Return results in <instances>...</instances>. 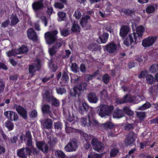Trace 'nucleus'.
Returning a JSON list of instances; mask_svg holds the SVG:
<instances>
[{
  "label": "nucleus",
  "mask_w": 158,
  "mask_h": 158,
  "mask_svg": "<svg viewBox=\"0 0 158 158\" xmlns=\"http://www.w3.org/2000/svg\"><path fill=\"white\" fill-rule=\"evenodd\" d=\"M114 109L113 106H109L106 105H102L98 108L97 112L102 117L107 115H109Z\"/></svg>",
  "instance_id": "1"
},
{
  "label": "nucleus",
  "mask_w": 158,
  "mask_h": 158,
  "mask_svg": "<svg viewBox=\"0 0 158 158\" xmlns=\"http://www.w3.org/2000/svg\"><path fill=\"white\" fill-rule=\"evenodd\" d=\"M58 33L57 30L46 32L44 36L46 43L49 45L53 44L57 39V35Z\"/></svg>",
  "instance_id": "2"
},
{
  "label": "nucleus",
  "mask_w": 158,
  "mask_h": 158,
  "mask_svg": "<svg viewBox=\"0 0 158 158\" xmlns=\"http://www.w3.org/2000/svg\"><path fill=\"white\" fill-rule=\"evenodd\" d=\"M36 64L34 63L29 65L28 70L29 73L31 74V77L34 76L37 71H40L41 67V64L40 60L36 59Z\"/></svg>",
  "instance_id": "3"
},
{
  "label": "nucleus",
  "mask_w": 158,
  "mask_h": 158,
  "mask_svg": "<svg viewBox=\"0 0 158 158\" xmlns=\"http://www.w3.org/2000/svg\"><path fill=\"white\" fill-rule=\"evenodd\" d=\"M78 146L77 140L75 139L71 140L64 147L65 150L67 152L75 151Z\"/></svg>",
  "instance_id": "4"
},
{
  "label": "nucleus",
  "mask_w": 158,
  "mask_h": 158,
  "mask_svg": "<svg viewBox=\"0 0 158 158\" xmlns=\"http://www.w3.org/2000/svg\"><path fill=\"white\" fill-rule=\"evenodd\" d=\"M13 107L19 115L23 119H27V112L26 108L16 104L13 105Z\"/></svg>",
  "instance_id": "5"
},
{
  "label": "nucleus",
  "mask_w": 158,
  "mask_h": 158,
  "mask_svg": "<svg viewBox=\"0 0 158 158\" xmlns=\"http://www.w3.org/2000/svg\"><path fill=\"white\" fill-rule=\"evenodd\" d=\"M157 37L156 36H149L142 41V45L145 48L150 47L156 42Z\"/></svg>",
  "instance_id": "6"
},
{
  "label": "nucleus",
  "mask_w": 158,
  "mask_h": 158,
  "mask_svg": "<svg viewBox=\"0 0 158 158\" xmlns=\"http://www.w3.org/2000/svg\"><path fill=\"white\" fill-rule=\"evenodd\" d=\"M32 152L31 149L29 148L23 147L17 150V155L20 158H27L28 155L30 156Z\"/></svg>",
  "instance_id": "7"
},
{
  "label": "nucleus",
  "mask_w": 158,
  "mask_h": 158,
  "mask_svg": "<svg viewBox=\"0 0 158 158\" xmlns=\"http://www.w3.org/2000/svg\"><path fill=\"white\" fill-rule=\"evenodd\" d=\"M90 16L86 15L82 16L80 19V24L83 28L86 30H89L91 28V25L88 22V20L90 19Z\"/></svg>",
  "instance_id": "8"
},
{
  "label": "nucleus",
  "mask_w": 158,
  "mask_h": 158,
  "mask_svg": "<svg viewBox=\"0 0 158 158\" xmlns=\"http://www.w3.org/2000/svg\"><path fill=\"white\" fill-rule=\"evenodd\" d=\"M92 144L93 149L98 152H101L104 148V145L103 143L98 141L96 138H94L92 140Z\"/></svg>",
  "instance_id": "9"
},
{
  "label": "nucleus",
  "mask_w": 158,
  "mask_h": 158,
  "mask_svg": "<svg viewBox=\"0 0 158 158\" xmlns=\"http://www.w3.org/2000/svg\"><path fill=\"white\" fill-rule=\"evenodd\" d=\"M135 35L133 33L129 34L128 36L124 40V44L127 46L128 47L132 43L136 44L137 39Z\"/></svg>",
  "instance_id": "10"
},
{
  "label": "nucleus",
  "mask_w": 158,
  "mask_h": 158,
  "mask_svg": "<svg viewBox=\"0 0 158 158\" xmlns=\"http://www.w3.org/2000/svg\"><path fill=\"white\" fill-rule=\"evenodd\" d=\"M32 6L34 11L36 13V16L38 17V11L42 9L44 7L43 0H40L39 1L33 2Z\"/></svg>",
  "instance_id": "11"
},
{
  "label": "nucleus",
  "mask_w": 158,
  "mask_h": 158,
  "mask_svg": "<svg viewBox=\"0 0 158 158\" xmlns=\"http://www.w3.org/2000/svg\"><path fill=\"white\" fill-rule=\"evenodd\" d=\"M36 145L39 150L43 152L47 153L48 152V146L43 141H36Z\"/></svg>",
  "instance_id": "12"
},
{
  "label": "nucleus",
  "mask_w": 158,
  "mask_h": 158,
  "mask_svg": "<svg viewBox=\"0 0 158 158\" xmlns=\"http://www.w3.org/2000/svg\"><path fill=\"white\" fill-rule=\"evenodd\" d=\"M135 101L134 98L131 96L128 97L127 94L125 95L121 99L117 98L116 101L117 104H121L128 102H133Z\"/></svg>",
  "instance_id": "13"
},
{
  "label": "nucleus",
  "mask_w": 158,
  "mask_h": 158,
  "mask_svg": "<svg viewBox=\"0 0 158 158\" xmlns=\"http://www.w3.org/2000/svg\"><path fill=\"white\" fill-rule=\"evenodd\" d=\"M79 112L82 114L87 113L90 107L88 104L86 102L80 103L79 104Z\"/></svg>",
  "instance_id": "14"
},
{
  "label": "nucleus",
  "mask_w": 158,
  "mask_h": 158,
  "mask_svg": "<svg viewBox=\"0 0 158 158\" xmlns=\"http://www.w3.org/2000/svg\"><path fill=\"white\" fill-rule=\"evenodd\" d=\"M94 114L93 112H90L88 114V118H83L82 119V125L85 127H89L91 126V116Z\"/></svg>",
  "instance_id": "15"
},
{
  "label": "nucleus",
  "mask_w": 158,
  "mask_h": 158,
  "mask_svg": "<svg viewBox=\"0 0 158 158\" xmlns=\"http://www.w3.org/2000/svg\"><path fill=\"white\" fill-rule=\"evenodd\" d=\"M135 133L133 131H130L124 140L125 143L127 145L133 144L135 140Z\"/></svg>",
  "instance_id": "16"
},
{
  "label": "nucleus",
  "mask_w": 158,
  "mask_h": 158,
  "mask_svg": "<svg viewBox=\"0 0 158 158\" xmlns=\"http://www.w3.org/2000/svg\"><path fill=\"white\" fill-rule=\"evenodd\" d=\"M87 100L90 103H96L99 100L96 94L94 92H90L87 94Z\"/></svg>",
  "instance_id": "17"
},
{
  "label": "nucleus",
  "mask_w": 158,
  "mask_h": 158,
  "mask_svg": "<svg viewBox=\"0 0 158 158\" xmlns=\"http://www.w3.org/2000/svg\"><path fill=\"white\" fill-rule=\"evenodd\" d=\"M27 35L29 39L33 41H37V35L33 28L28 29L27 31Z\"/></svg>",
  "instance_id": "18"
},
{
  "label": "nucleus",
  "mask_w": 158,
  "mask_h": 158,
  "mask_svg": "<svg viewBox=\"0 0 158 158\" xmlns=\"http://www.w3.org/2000/svg\"><path fill=\"white\" fill-rule=\"evenodd\" d=\"M4 114L7 118L11 121H15L18 119V118L17 114L13 111H5Z\"/></svg>",
  "instance_id": "19"
},
{
  "label": "nucleus",
  "mask_w": 158,
  "mask_h": 158,
  "mask_svg": "<svg viewBox=\"0 0 158 158\" xmlns=\"http://www.w3.org/2000/svg\"><path fill=\"white\" fill-rule=\"evenodd\" d=\"M105 49L109 53H113L116 50L117 47L115 44L111 42L106 45Z\"/></svg>",
  "instance_id": "20"
},
{
  "label": "nucleus",
  "mask_w": 158,
  "mask_h": 158,
  "mask_svg": "<svg viewBox=\"0 0 158 158\" xmlns=\"http://www.w3.org/2000/svg\"><path fill=\"white\" fill-rule=\"evenodd\" d=\"M15 51L16 54H26L29 52V48L27 46L22 45L19 48H15Z\"/></svg>",
  "instance_id": "21"
},
{
  "label": "nucleus",
  "mask_w": 158,
  "mask_h": 158,
  "mask_svg": "<svg viewBox=\"0 0 158 158\" xmlns=\"http://www.w3.org/2000/svg\"><path fill=\"white\" fill-rule=\"evenodd\" d=\"M130 31L129 27L127 25H123L120 28L119 34L123 38H124L128 34Z\"/></svg>",
  "instance_id": "22"
},
{
  "label": "nucleus",
  "mask_w": 158,
  "mask_h": 158,
  "mask_svg": "<svg viewBox=\"0 0 158 158\" xmlns=\"http://www.w3.org/2000/svg\"><path fill=\"white\" fill-rule=\"evenodd\" d=\"M26 137L28 139L26 143L27 147L29 148L33 147L32 136L30 131L26 132Z\"/></svg>",
  "instance_id": "23"
},
{
  "label": "nucleus",
  "mask_w": 158,
  "mask_h": 158,
  "mask_svg": "<svg viewBox=\"0 0 158 158\" xmlns=\"http://www.w3.org/2000/svg\"><path fill=\"white\" fill-rule=\"evenodd\" d=\"M88 49L90 51H100L101 49V46L96 43L90 44L88 47Z\"/></svg>",
  "instance_id": "24"
},
{
  "label": "nucleus",
  "mask_w": 158,
  "mask_h": 158,
  "mask_svg": "<svg viewBox=\"0 0 158 158\" xmlns=\"http://www.w3.org/2000/svg\"><path fill=\"white\" fill-rule=\"evenodd\" d=\"M144 30V29L143 27L142 26H139L136 28V32H134L133 34L135 35L136 38L137 39L138 37L141 38L143 35Z\"/></svg>",
  "instance_id": "25"
},
{
  "label": "nucleus",
  "mask_w": 158,
  "mask_h": 158,
  "mask_svg": "<svg viewBox=\"0 0 158 158\" xmlns=\"http://www.w3.org/2000/svg\"><path fill=\"white\" fill-rule=\"evenodd\" d=\"M50 107L48 104H45L43 106L42 108V111L43 114H48L51 117L52 114V111L50 110Z\"/></svg>",
  "instance_id": "26"
},
{
  "label": "nucleus",
  "mask_w": 158,
  "mask_h": 158,
  "mask_svg": "<svg viewBox=\"0 0 158 158\" xmlns=\"http://www.w3.org/2000/svg\"><path fill=\"white\" fill-rule=\"evenodd\" d=\"M123 116V110L117 108L115 110L113 114V116L114 118H119Z\"/></svg>",
  "instance_id": "27"
},
{
  "label": "nucleus",
  "mask_w": 158,
  "mask_h": 158,
  "mask_svg": "<svg viewBox=\"0 0 158 158\" xmlns=\"http://www.w3.org/2000/svg\"><path fill=\"white\" fill-rule=\"evenodd\" d=\"M52 121L51 119H46L44 124L43 126L44 127L47 129H50L52 128Z\"/></svg>",
  "instance_id": "28"
},
{
  "label": "nucleus",
  "mask_w": 158,
  "mask_h": 158,
  "mask_svg": "<svg viewBox=\"0 0 158 158\" xmlns=\"http://www.w3.org/2000/svg\"><path fill=\"white\" fill-rule=\"evenodd\" d=\"M109 34L107 32H103L99 36L101 43H106L107 41Z\"/></svg>",
  "instance_id": "29"
},
{
  "label": "nucleus",
  "mask_w": 158,
  "mask_h": 158,
  "mask_svg": "<svg viewBox=\"0 0 158 158\" xmlns=\"http://www.w3.org/2000/svg\"><path fill=\"white\" fill-rule=\"evenodd\" d=\"M81 91V90H80L76 86L74 88L73 91L70 92V95L71 96L75 97H79L80 95Z\"/></svg>",
  "instance_id": "30"
},
{
  "label": "nucleus",
  "mask_w": 158,
  "mask_h": 158,
  "mask_svg": "<svg viewBox=\"0 0 158 158\" xmlns=\"http://www.w3.org/2000/svg\"><path fill=\"white\" fill-rule=\"evenodd\" d=\"M151 73H155L158 71V64L154 63L150 67L148 70Z\"/></svg>",
  "instance_id": "31"
},
{
  "label": "nucleus",
  "mask_w": 158,
  "mask_h": 158,
  "mask_svg": "<svg viewBox=\"0 0 158 158\" xmlns=\"http://www.w3.org/2000/svg\"><path fill=\"white\" fill-rule=\"evenodd\" d=\"M57 20L59 22H61L64 20L66 18V14L63 11H59L57 13Z\"/></svg>",
  "instance_id": "32"
},
{
  "label": "nucleus",
  "mask_w": 158,
  "mask_h": 158,
  "mask_svg": "<svg viewBox=\"0 0 158 158\" xmlns=\"http://www.w3.org/2000/svg\"><path fill=\"white\" fill-rule=\"evenodd\" d=\"M80 134L81 135V138L83 140V142L86 141V142H88L89 141L90 139V137L87 134L81 131Z\"/></svg>",
  "instance_id": "33"
},
{
  "label": "nucleus",
  "mask_w": 158,
  "mask_h": 158,
  "mask_svg": "<svg viewBox=\"0 0 158 158\" xmlns=\"http://www.w3.org/2000/svg\"><path fill=\"white\" fill-rule=\"evenodd\" d=\"M90 112H93L94 113V114L91 116V125L93 127H96L98 126L99 123L98 121L96 119V118L94 117V115L95 114V112L94 111L91 110Z\"/></svg>",
  "instance_id": "34"
},
{
  "label": "nucleus",
  "mask_w": 158,
  "mask_h": 158,
  "mask_svg": "<svg viewBox=\"0 0 158 158\" xmlns=\"http://www.w3.org/2000/svg\"><path fill=\"white\" fill-rule=\"evenodd\" d=\"M56 41L55 44L53 46L57 49H59L64 44V41L61 39H60L58 40H57Z\"/></svg>",
  "instance_id": "35"
},
{
  "label": "nucleus",
  "mask_w": 158,
  "mask_h": 158,
  "mask_svg": "<svg viewBox=\"0 0 158 158\" xmlns=\"http://www.w3.org/2000/svg\"><path fill=\"white\" fill-rule=\"evenodd\" d=\"M123 111L127 115L131 116L134 114V112L128 106H125L123 108Z\"/></svg>",
  "instance_id": "36"
},
{
  "label": "nucleus",
  "mask_w": 158,
  "mask_h": 158,
  "mask_svg": "<svg viewBox=\"0 0 158 158\" xmlns=\"http://www.w3.org/2000/svg\"><path fill=\"white\" fill-rule=\"evenodd\" d=\"M5 127L8 129L9 131H11L14 129V123L10 120L7 121L5 122Z\"/></svg>",
  "instance_id": "37"
},
{
  "label": "nucleus",
  "mask_w": 158,
  "mask_h": 158,
  "mask_svg": "<svg viewBox=\"0 0 158 158\" xmlns=\"http://www.w3.org/2000/svg\"><path fill=\"white\" fill-rule=\"evenodd\" d=\"M71 30L73 33H76L77 32H80L81 31V28L77 24L74 23L73 24L71 27Z\"/></svg>",
  "instance_id": "38"
},
{
  "label": "nucleus",
  "mask_w": 158,
  "mask_h": 158,
  "mask_svg": "<svg viewBox=\"0 0 158 158\" xmlns=\"http://www.w3.org/2000/svg\"><path fill=\"white\" fill-rule=\"evenodd\" d=\"M19 22V20L16 15L13 16L11 19V25L12 26L16 25Z\"/></svg>",
  "instance_id": "39"
},
{
  "label": "nucleus",
  "mask_w": 158,
  "mask_h": 158,
  "mask_svg": "<svg viewBox=\"0 0 158 158\" xmlns=\"http://www.w3.org/2000/svg\"><path fill=\"white\" fill-rule=\"evenodd\" d=\"M146 78L148 84H153L155 81L154 78L151 75H148L146 77Z\"/></svg>",
  "instance_id": "40"
},
{
  "label": "nucleus",
  "mask_w": 158,
  "mask_h": 158,
  "mask_svg": "<svg viewBox=\"0 0 158 158\" xmlns=\"http://www.w3.org/2000/svg\"><path fill=\"white\" fill-rule=\"evenodd\" d=\"M123 12L125 15L129 16H132L135 13V11L133 10H130L129 9H125Z\"/></svg>",
  "instance_id": "41"
},
{
  "label": "nucleus",
  "mask_w": 158,
  "mask_h": 158,
  "mask_svg": "<svg viewBox=\"0 0 158 158\" xmlns=\"http://www.w3.org/2000/svg\"><path fill=\"white\" fill-rule=\"evenodd\" d=\"M102 80L103 82L105 84H108L110 81V77L108 74H105L102 77Z\"/></svg>",
  "instance_id": "42"
},
{
  "label": "nucleus",
  "mask_w": 158,
  "mask_h": 158,
  "mask_svg": "<svg viewBox=\"0 0 158 158\" xmlns=\"http://www.w3.org/2000/svg\"><path fill=\"white\" fill-rule=\"evenodd\" d=\"M87 86V84L85 82H82L77 86L80 90L81 91H84L86 89Z\"/></svg>",
  "instance_id": "43"
},
{
  "label": "nucleus",
  "mask_w": 158,
  "mask_h": 158,
  "mask_svg": "<svg viewBox=\"0 0 158 158\" xmlns=\"http://www.w3.org/2000/svg\"><path fill=\"white\" fill-rule=\"evenodd\" d=\"M56 155L57 158H64L65 154L61 150H57L56 152Z\"/></svg>",
  "instance_id": "44"
},
{
  "label": "nucleus",
  "mask_w": 158,
  "mask_h": 158,
  "mask_svg": "<svg viewBox=\"0 0 158 158\" xmlns=\"http://www.w3.org/2000/svg\"><path fill=\"white\" fill-rule=\"evenodd\" d=\"M61 80L64 82H68L69 80V78L67 73L64 71L63 73Z\"/></svg>",
  "instance_id": "45"
},
{
  "label": "nucleus",
  "mask_w": 158,
  "mask_h": 158,
  "mask_svg": "<svg viewBox=\"0 0 158 158\" xmlns=\"http://www.w3.org/2000/svg\"><path fill=\"white\" fill-rule=\"evenodd\" d=\"M102 125L105 129H110L113 128L114 126L113 123L111 122H108L103 123Z\"/></svg>",
  "instance_id": "46"
},
{
  "label": "nucleus",
  "mask_w": 158,
  "mask_h": 158,
  "mask_svg": "<svg viewBox=\"0 0 158 158\" xmlns=\"http://www.w3.org/2000/svg\"><path fill=\"white\" fill-rule=\"evenodd\" d=\"M151 106V105L150 103L149 102H147L142 106L139 107V109L140 110H144L150 108Z\"/></svg>",
  "instance_id": "47"
},
{
  "label": "nucleus",
  "mask_w": 158,
  "mask_h": 158,
  "mask_svg": "<svg viewBox=\"0 0 158 158\" xmlns=\"http://www.w3.org/2000/svg\"><path fill=\"white\" fill-rule=\"evenodd\" d=\"M62 124L59 121L54 123V127L56 130H61L62 128Z\"/></svg>",
  "instance_id": "48"
},
{
  "label": "nucleus",
  "mask_w": 158,
  "mask_h": 158,
  "mask_svg": "<svg viewBox=\"0 0 158 158\" xmlns=\"http://www.w3.org/2000/svg\"><path fill=\"white\" fill-rule=\"evenodd\" d=\"M155 11V8L153 6L150 5L148 6L146 9V11L148 14L153 13Z\"/></svg>",
  "instance_id": "49"
},
{
  "label": "nucleus",
  "mask_w": 158,
  "mask_h": 158,
  "mask_svg": "<svg viewBox=\"0 0 158 158\" xmlns=\"http://www.w3.org/2000/svg\"><path fill=\"white\" fill-rule=\"evenodd\" d=\"M124 130L127 131L133 130L134 128V125L132 123H127L124 127Z\"/></svg>",
  "instance_id": "50"
},
{
  "label": "nucleus",
  "mask_w": 158,
  "mask_h": 158,
  "mask_svg": "<svg viewBox=\"0 0 158 158\" xmlns=\"http://www.w3.org/2000/svg\"><path fill=\"white\" fill-rule=\"evenodd\" d=\"M57 93L59 94L62 95L66 92V89L64 88H57L56 89Z\"/></svg>",
  "instance_id": "51"
},
{
  "label": "nucleus",
  "mask_w": 158,
  "mask_h": 158,
  "mask_svg": "<svg viewBox=\"0 0 158 158\" xmlns=\"http://www.w3.org/2000/svg\"><path fill=\"white\" fill-rule=\"evenodd\" d=\"M118 152L119 150L118 149H112L110 153V156L111 157H115Z\"/></svg>",
  "instance_id": "52"
},
{
  "label": "nucleus",
  "mask_w": 158,
  "mask_h": 158,
  "mask_svg": "<svg viewBox=\"0 0 158 158\" xmlns=\"http://www.w3.org/2000/svg\"><path fill=\"white\" fill-rule=\"evenodd\" d=\"M48 66L51 70L53 72H55L57 69V66L53 64L52 61L49 63Z\"/></svg>",
  "instance_id": "53"
},
{
  "label": "nucleus",
  "mask_w": 158,
  "mask_h": 158,
  "mask_svg": "<svg viewBox=\"0 0 158 158\" xmlns=\"http://www.w3.org/2000/svg\"><path fill=\"white\" fill-rule=\"evenodd\" d=\"M78 67L76 63H72L71 69L72 71L75 73H77L78 72Z\"/></svg>",
  "instance_id": "54"
},
{
  "label": "nucleus",
  "mask_w": 158,
  "mask_h": 158,
  "mask_svg": "<svg viewBox=\"0 0 158 158\" xmlns=\"http://www.w3.org/2000/svg\"><path fill=\"white\" fill-rule=\"evenodd\" d=\"M56 49L53 46L49 49L48 52L50 56H52L54 55L56 52Z\"/></svg>",
  "instance_id": "55"
},
{
  "label": "nucleus",
  "mask_w": 158,
  "mask_h": 158,
  "mask_svg": "<svg viewBox=\"0 0 158 158\" xmlns=\"http://www.w3.org/2000/svg\"><path fill=\"white\" fill-rule=\"evenodd\" d=\"M61 35L64 37H66L69 35V31L68 29H63L60 31Z\"/></svg>",
  "instance_id": "56"
},
{
  "label": "nucleus",
  "mask_w": 158,
  "mask_h": 158,
  "mask_svg": "<svg viewBox=\"0 0 158 158\" xmlns=\"http://www.w3.org/2000/svg\"><path fill=\"white\" fill-rule=\"evenodd\" d=\"M29 116L30 118H32L37 117V112L36 110H34L31 111L30 113Z\"/></svg>",
  "instance_id": "57"
},
{
  "label": "nucleus",
  "mask_w": 158,
  "mask_h": 158,
  "mask_svg": "<svg viewBox=\"0 0 158 158\" xmlns=\"http://www.w3.org/2000/svg\"><path fill=\"white\" fill-rule=\"evenodd\" d=\"M54 6L56 8L61 9L64 7V5L62 3L57 2L55 4Z\"/></svg>",
  "instance_id": "58"
},
{
  "label": "nucleus",
  "mask_w": 158,
  "mask_h": 158,
  "mask_svg": "<svg viewBox=\"0 0 158 158\" xmlns=\"http://www.w3.org/2000/svg\"><path fill=\"white\" fill-rule=\"evenodd\" d=\"M137 116L140 120H142L145 117V114L144 112H138L137 113Z\"/></svg>",
  "instance_id": "59"
},
{
  "label": "nucleus",
  "mask_w": 158,
  "mask_h": 158,
  "mask_svg": "<svg viewBox=\"0 0 158 158\" xmlns=\"http://www.w3.org/2000/svg\"><path fill=\"white\" fill-rule=\"evenodd\" d=\"M52 106L56 107L59 106L60 105L59 101L56 98H54L52 102Z\"/></svg>",
  "instance_id": "60"
},
{
  "label": "nucleus",
  "mask_w": 158,
  "mask_h": 158,
  "mask_svg": "<svg viewBox=\"0 0 158 158\" xmlns=\"http://www.w3.org/2000/svg\"><path fill=\"white\" fill-rule=\"evenodd\" d=\"M18 140L17 137L15 136H14L12 138L8 139V141L10 143L14 144L16 143Z\"/></svg>",
  "instance_id": "61"
},
{
  "label": "nucleus",
  "mask_w": 158,
  "mask_h": 158,
  "mask_svg": "<svg viewBox=\"0 0 158 158\" xmlns=\"http://www.w3.org/2000/svg\"><path fill=\"white\" fill-rule=\"evenodd\" d=\"M45 98L47 102H50L52 101L54 97L49 96L48 93H46L45 94Z\"/></svg>",
  "instance_id": "62"
},
{
  "label": "nucleus",
  "mask_w": 158,
  "mask_h": 158,
  "mask_svg": "<svg viewBox=\"0 0 158 158\" xmlns=\"http://www.w3.org/2000/svg\"><path fill=\"white\" fill-rule=\"evenodd\" d=\"M147 74V72L146 71H142L138 75V77L139 78H144Z\"/></svg>",
  "instance_id": "63"
},
{
  "label": "nucleus",
  "mask_w": 158,
  "mask_h": 158,
  "mask_svg": "<svg viewBox=\"0 0 158 158\" xmlns=\"http://www.w3.org/2000/svg\"><path fill=\"white\" fill-rule=\"evenodd\" d=\"M15 50V49L14 50H12L8 52L7 53V56L9 57L11 56H15L16 54Z\"/></svg>",
  "instance_id": "64"
}]
</instances>
